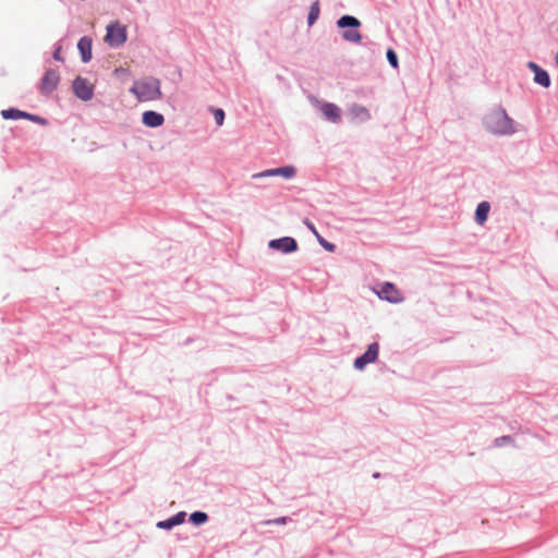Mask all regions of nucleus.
<instances>
[{"label": "nucleus", "instance_id": "9", "mask_svg": "<svg viewBox=\"0 0 558 558\" xmlns=\"http://www.w3.org/2000/svg\"><path fill=\"white\" fill-rule=\"evenodd\" d=\"M269 247L279 250L282 253H291L296 251L298 243L293 238L286 236L281 239L271 240L269 242Z\"/></svg>", "mask_w": 558, "mask_h": 558}, {"label": "nucleus", "instance_id": "23", "mask_svg": "<svg viewBox=\"0 0 558 558\" xmlns=\"http://www.w3.org/2000/svg\"><path fill=\"white\" fill-rule=\"evenodd\" d=\"M214 117H215V121L218 125H222L223 123V120H225V112L222 109H217L215 112H214Z\"/></svg>", "mask_w": 558, "mask_h": 558}, {"label": "nucleus", "instance_id": "15", "mask_svg": "<svg viewBox=\"0 0 558 558\" xmlns=\"http://www.w3.org/2000/svg\"><path fill=\"white\" fill-rule=\"evenodd\" d=\"M184 520H185V512H179L175 515H173L172 518H170L166 521L159 522L157 525H158V527H162V529H171L174 525L183 523Z\"/></svg>", "mask_w": 558, "mask_h": 558}, {"label": "nucleus", "instance_id": "14", "mask_svg": "<svg viewBox=\"0 0 558 558\" xmlns=\"http://www.w3.org/2000/svg\"><path fill=\"white\" fill-rule=\"evenodd\" d=\"M490 205L487 202H482L477 205L475 210V220L478 225H483L488 216Z\"/></svg>", "mask_w": 558, "mask_h": 558}, {"label": "nucleus", "instance_id": "6", "mask_svg": "<svg viewBox=\"0 0 558 558\" xmlns=\"http://www.w3.org/2000/svg\"><path fill=\"white\" fill-rule=\"evenodd\" d=\"M377 294L380 299L391 303H399L403 300L402 293L390 282L384 283Z\"/></svg>", "mask_w": 558, "mask_h": 558}, {"label": "nucleus", "instance_id": "22", "mask_svg": "<svg viewBox=\"0 0 558 558\" xmlns=\"http://www.w3.org/2000/svg\"><path fill=\"white\" fill-rule=\"evenodd\" d=\"M387 59H388L389 63L391 64V66H393L395 69L398 68V65H399L398 58H397L396 52L392 49H388Z\"/></svg>", "mask_w": 558, "mask_h": 558}, {"label": "nucleus", "instance_id": "16", "mask_svg": "<svg viewBox=\"0 0 558 558\" xmlns=\"http://www.w3.org/2000/svg\"><path fill=\"white\" fill-rule=\"evenodd\" d=\"M337 25L341 28L343 27H359L361 25V22L351 15H343L340 17L337 22Z\"/></svg>", "mask_w": 558, "mask_h": 558}, {"label": "nucleus", "instance_id": "28", "mask_svg": "<svg viewBox=\"0 0 558 558\" xmlns=\"http://www.w3.org/2000/svg\"><path fill=\"white\" fill-rule=\"evenodd\" d=\"M54 59L60 60V51L57 50L53 54Z\"/></svg>", "mask_w": 558, "mask_h": 558}, {"label": "nucleus", "instance_id": "17", "mask_svg": "<svg viewBox=\"0 0 558 558\" xmlns=\"http://www.w3.org/2000/svg\"><path fill=\"white\" fill-rule=\"evenodd\" d=\"M1 116L3 117V119H21L29 117V113L20 111L17 109H7L1 111Z\"/></svg>", "mask_w": 558, "mask_h": 558}, {"label": "nucleus", "instance_id": "1", "mask_svg": "<svg viewBox=\"0 0 558 558\" xmlns=\"http://www.w3.org/2000/svg\"><path fill=\"white\" fill-rule=\"evenodd\" d=\"M130 92L138 101H154L161 98L160 82L154 77H144L134 82Z\"/></svg>", "mask_w": 558, "mask_h": 558}, {"label": "nucleus", "instance_id": "11", "mask_svg": "<svg viewBox=\"0 0 558 558\" xmlns=\"http://www.w3.org/2000/svg\"><path fill=\"white\" fill-rule=\"evenodd\" d=\"M142 121L146 126L158 128L163 124L165 118L156 111H145L143 113Z\"/></svg>", "mask_w": 558, "mask_h": 558}, {"label": "nucleus", "instance_id": "26", "mask_svg": "<svg viewBox=\"0 0 558 558\" xmlns=\"http://www.w3.org/2000/svg\"><path fill=\"white\" fill-rule=\"evenodd\" d=\"M304 223L308 227V229L317 236L319 238V233L317 232L315 226L310 221L305 220Z\"/></svg>", "mask_w": 558, "mask_h": 558}, {"label": "nucleus", "instance_id": "18", "mask_svg": "<svg viewBox=\"0 0 558 558\" xmlns=\"http://www.w3.org/2000/svg\"><path fill=\"white\" fill-rule=\"evenodd\" d=\"M350 112L352 116H354L355 118H359L361 120L369 118L368 111L364 107H361L357 105L352 106V108L350 109Z\"/></svg>", "mask_w": 558, "mask_h": 558}, {"label": "nucleus", "instance_id": "20", "mask_svg": "<svg viewBox=\"0 0 558 558\" xmlns=\"http://www.w3.org/2000/svg\"><path fill=\"white\" fill-rule=\"evenodd\" d=\"M208 517L205 512L196 511L190 515V520L193 524L199 525L207 521Z\"/></svg>", "mask_w": 558, "mask_h": 558}, {"label": "nucleus", "instance_id": "7", "mask_svg": "<svg viewBox=\"0 0 558 558\" xmlns=\"http://www.w3.org/2000/svg\"><path fill=\"white\" fill-rule=\"evenodd\" d=\"M277 175L283 177L286 179H291L295 175V168L292 166H286L276 169H268L258 173H254L253 179H262Z\"/></svg>", "mask_w": 558, "mask_h": 558}, {"label": "nucleus", "instance_id": "5", "mask_svg": "<svg viewBox=\"0 0 558 558\" xmlns=\"http://www.w3.org/2000/svg\"><path fill=\"white\" fill-rule=\"evenodd\" d=\"M379 352V345L377 342H373L368 345L366 352L359 356L354 361V367L356 369H363L367 364L373 363L376 361Z\"/></svg>", "mask_w": 558, "mask_h": 558}, {"label": "nucleus", "instance_id": "25", "mask_svg": "<svg viewBox=\"0 0 558 558\" xmlns=\"http://www.w3.org/2000/svg\"><path fill=\"white\" fill-rule=\"evenodd\" d=\"M24 119H28V120L35 121L37 123H40V124H45L46 123L45 119H43V118H40L38 116L29 114V117H25Z\"/></svg>", "mask_w": 558, "mask_h": 558}, {"label": "nucleus", "instance_id": "4", "mask_svg": "<svg viewBox=\"0 0 558 558\" xmlns=\"http://www.w3.org/2000/svg\"><path fill=\"white\" fill-rule=\"evenodd\" d=\"M74 94L82 100H90L94 96V86L87 78L76 77L73 83Z\"/></svg>", "mask_w": 558, "mask_h": 558}, {"label": "nucleus", "instance_id": "24", "mask_svg": "<svg viewBox=\"0 0 558 558\" xmlns=\"http://www.w3.org/2000/svg\"><path fill=\"white\" fill-rule=\"evenodd\" d=\"M319 243L328 251H332L333 250V244L327 242L326 240H324L320 235L319 238H317Z\"/></svg>", "mask_w": 558, "mask_h": 558}, {"label": "nucleus", "instance_id": "13", "mask_svg": "<svg viewBox=\"0 0 558 558\" xmlns=\"http://www.w3.org/2000/svg\"><path fill=\"white\" fill-rule=\"evenodd\" d=\"M531 68L535 72L534 81L537 84L542 85L543 87H548L550 84V78H549V75L547 74V72L542 70L534 63H531Z\"/></svg>", "mask_w": 558, "mask_h": 558}, {"label": "nucleus", "instance_id": "21", "mask_svg": "<svg viewBox=\"0 0 558 558\" xmlns=\"http://www.w3.org/2000/svg\"><path fill=\"white\" fill-rule=\"evenodd\" d=\"M343 38L350 43H360L362 36L357 31H345L343 33Z\"/></svg>", "mask_w": 558, "mask_h": 558}, {"label": "nucleus", "instance_id": "12", "mask_svg": "<svg viewBox=\"0 0 558 558\" xmlns=\"http://www.w3.org/2000/svg\"><path fill=\"white\" fill-rule=\"evenodd\" d=\"M83 62H88L92 59V39L82 37L77 44Z\"/></svg>", "mask_w": 558, "mask_h": 558}, {"label": "nucleus", "instance_id": "27", "mask_svg": "<svg viewBox=\"0 0 558 558\" xmlns=\"http://www.w3.org/2000/svg\"><path fill=\"white\" fill-rule=\"evenodd\" d=\"M286 521H287V519L283 517V518H279V519H277L275 522H276L277 524H284V523H286Z\"/></svg>", "mask_w": 558, "mask_h": 558}, {"label": "nucleus", "instance_id": "19", "mask_svg": "<svg viewBox=\"0 0 558 558\" xmlns=\"http://www.w3.org/2000/svg\"><path fill=\"white\" fill-rule=\"evenodd\" d=\"M319 2L318 1H315L311 8H310V12H308V24L312 25L319 16Z\"/></svg>", "mask_w": 558, "mask_h": 558}, {"label": "nucleus", "instance_id": "3", "mask_svg": "<svg viewBox=\"0 0 558 558\" xmlns=\"http://www.w3.org/2000/svg\"><path fill=\"white\" fill-rule=\"evenodd\" d=\"M126 40V28L124 25L116 22L107 26L105 41L111 47H118Z\"/></svg>", "mask_w": 558, "mask_h": 558}, {"label": "nucleus", "instance_id": "8", "mask_svg": "<svg viewBox=\"0 0 558 558\" xmlns=\"http://www.w3.org/2000/svg\"><path fill=\"white\" fill-rule=\"evenodd\" d=\"M60 76L57 71L48 70L40 83V90L45 94L53 92L59 84Z\"/></svg>", "mask_w": 558, "mask_h": 558}, {"label": "nucleus", "instance_id": "2", "mask_svg": "<svg viewBox=\"0 0 558 558\" xmlns=\"http://www.w3.org/2000/svg\"><path fill=\"white\" fill-rule=\"evenodd\" d=\"M486 128L495 134H511L514 132L513 121L505 110H497L486 118Z\"/></svg>", "mask_w": 558, "mask_h": 558}, {"label": "nucleus", "instance_id": "10", "mask_svg": "<svg viewBox=\"0 0 558 558\" xmlns=\"http://www.w3.org/2000/svg\"><path fill=\"white\" fill-rule=\"evenodd\" d=\"M319 110L323 113V116L333 122L338 123L341 120V110L338 106L331 102H323L319 106Z\"/></svg>", "mask_w": 558, "mask_h": 558}]
</instances>
